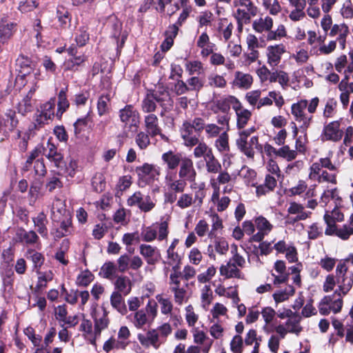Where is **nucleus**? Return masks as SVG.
Returning a JSON list of instances; mask_svg holds the SVG:
<instances>
[{
	"instance_id": "nucleus-48",
	"label": "nucleus",
	"mask_w": 353,
	"mask_h": 353,
	"mask_svg": "<svg viewBox=\"0 0 353 353\" xmlns=\"http://www.w3.org/2000/svg\"><path fill=\"white\" fill-rule=\"evenodd\" d=\"M157 236V230L152 227H147L141 232L142 239L146 242L154 241Z\"/></svg>"
},
{
	"instance_id": "nucleus-58",
	"label": "nucleus",
	"mask_w": 353,
	"mask_h": 353,
	"mask_svg": "<svg viewBox=\"0 0 353 353\" xmlns=\"http://www.w3.org/2000/svg\"><path fill=\"white\" fill-rule=\"evenodd\" d=\"M221 130L222 128L214 123L208 124L205 128V132L209 138L217 137L220 134Z\"/></svg>"
},
{
	"instance_id": "nucleus-31",
	"label": "nucleus",
	"mask_w": 353,
	"mask_h": 353,
	"mask_svg": "<svg viewBox=\"0 0 353 353\" xmlns=\"http://www.w3.org/2000/svg\"><path fill=\"white\" fill-rule=\"evenodd\" d=\"M307 106V100H301L296 103H294L292 105V114L294 116L296 121H301L305 115L304 114V110Z\"/></svg>"
},
{
	"instance_id": "nucleus-17",
	"label": "nucleus",
	"mask_w": 353,
	"mask_h": 353,
	"mask_svg": "<svg viewBox=\"0 0 353 353\" xmlns=\"http://www.w3.org/2000/svg\"><path fill=\"white\" fill-rule=\"evenodd\" d=\"M34 225L37 228V232L43 238H48V230L47 224L48 221L46 214L43 212H39L37 216L32 218Z\"/></svg>"
},
{
	"instance_id": "nucleus-21",
	"label": "nucleus",
	"mask_w": 353,
	"mask_h": 353,
	"mask_svg": "<svg viewBox=\"0 0 353 353\" xmlns=\"http://www.w3.org/2000/svg\"><path fill=\"white\" fill-rule=\"evenodd\" d=\"M114 285L115 288L117 290V292L123 296L128 295L131 292V281L130 279L125 276H117Z\"/></svg>"
},
{
	"instance_id": "nucleus-8",
	"label": "nucleus",
	"mask_w": 353,
	"mask_h": 353,
	"mask_svg": "<svg viewBox=\"0 0 353 353\" xmlns=\"http://www.w3.org/2000/svg\"><path fill=\"white\" fill-rule=\"evenodd\" d=\"M179 176L189 182H194L196 176V172L194 168L193 161L191 159L184 157L180 164Z\"/></svg>"
},
{
	"instance_id": "nucleus-54",
	"label": "nucleus",
	"mask_w": 353,
	"mask_h": 353,
	"mask_svg": "<svg viewBox=\"0 0 353 353\" xmlns=\"http://www.w3.org/2000/svg\"><path fill=\"white\" fill-rule=\"evenodd\" d=\"M252 14L247 9V10L243 9H237L236 12L235 14V18L237 21H244V23H248L250 21Z\"/></svg>"
},
{
	"instance_id": "nucleus-62",
	"label": "nucleus",
	"mask_w": 353,
	"mask_h": 353,
	"mask_svg": "<svg viewBox=\"0 0 353 353\" xmlns=\"http://www.w3.org/2000/svg\"><path fill=\"white\" fill-rule=\"evenodd\" d=\"M38 114L37 113L35 115L34 121L33 123L34 128L35 130H38L46 123V122L51 119L50 118H45L44 114L41 113L39 110H37Z\"/></svg>"
},
{
	"instance_id": "nucleus-19",
	"label": "nucleus",
	"mask_w": 353,
	"mask_h": 353,
	"mask_svg": "<svg viewBox=\"0 0 353 353\" xmlns=\"http://www.w3.org/2000/svg\"><path fill=\"white\" fill-rule=\"evenodd\" d=\"M285 52L283 45H276L268 48V63L271 65H277L281 61V54Z\"/></svg>"
},
{
	"instance_id": "nucleus-49",
	"label": "nucleus",
	"mask_w": 353,
	"mask_h": 353,
	"mask_svg": "<svg viewBox=\"0 0 353 353\" xmlns=\"http://www.w3.org/2000/svg\"><path fill=\"white\" fill-rule=\"evenodd\" d=\"M208 83L210 86L224 88L226 85V81L220 75H212L208 77Z\"/></svg>"
},
{
	"instance_id": "nucleus-41",
	"label": "nucleus",
	"mask_w": 353,
	"mask_h": 353,
	"mask_svg": "<svg viewBox=\"0 0 353 353\" xmlns=\"http://www.w3.org/2000/svg\"><path fill=\"white\" fill-rule=\"evenodd\" d=\"M109 324V319L107 316V314L105 312L103 314V316L97 319L96 318L94 320V329L95 332L98 334H100L102 330L108 327Z\"/></svg>"
},
{
	"instance_id": "nucleus-38",
	"label": "nucleus",
	"mask_w": 353,
	"mask_h": 353,
	"mask_svg": "<svg viewBox=\"0 0 353 353\" xmlns=\"http://www.w3.org/2000/svg\"><path fill=\"white\" fill-rule=\"evenodd\" d=\"M324 221L327 224V228L325 231V234L329 236L334 234L337 230L334 219L328 214H325L324 215Z\"/></svg>"
},
{
	"instance_id": "nucleus-53",
	"label": "nucleus",
	"mask_w": 353,
	"mask_h": 353,
	"mask_svg": "<svg viewBox=\"0 0 353 353\" xmlns=\"http://www.w3.org/2000/svg\"><path fill=\"white\" fill-rule=\"evenodd\" d=\"M186 185H187L186 181L183 179H180L176 180L174 182H172V183H170L168 187L170 190L174 191L175 193H176V192L180 193V192H183L184 191Z\"/></svg>"
},
{
	"instance_id": "nucleus-6",
	"label": "nucleus",
	"mask_w": 353,
	"mask_h": 353,
	"mask_svg": "<svg viewBox=\"0 0 353 353\" xmlns=\"http://www.w3.org/2000/svg\"><path fill=\"white\" fill-rule=\"evenodd\" d=\"M43 155L51 162L54 163V166L58 169L63 170L65 168V163L63 154L61 150H59L54 144L50 141L47 142L45 148Z\"/></svg>"
},
{
	"instance_id": "nucleus-37",
	"label": "nucleus",
	"mask_w": 353,
	"mask_h": 353,
	"mask_svg": "<svg viewBox=\"0 0 353 353\" xmlns=\"http://www.w3.org/2000/svg\"><path fill=\"white\" fill-rule=\"evenodd\" d=\"M295 290L293 286L290 285L288 290L279 291L273 294L274 301L276 303L282 302L287 300L290 296L294 294Z\"/></svg>"
},
{
	"instance_id": "nucleus-9",
	"label": "nucleus",
	"mask_w": 353,
	"mask_h": 353,
	"mask_svg": "<svg viewBox=\"0 0 353 353\" xmlns=\"http://www.w3.org/2000/svg\"><path fill=\"white\" fill-rule=\"evenodd\" d=\"M138 339L142 345L145 347L152 345L155 349H158L160 345L164 343V340L161 339L157 330L155 329L149 330L145 336L139 334Z\"/></svg>"
},
{
	"instance_id": "nucleus-55",
	"label": "nucleus",
	"mask_w": 353,
	"mask_h": 353,
	"mask_svg": "<svg viewBox=\"0 0 353 353\" xmlns=\"http://www.w3.org/2000/svg\"><path fill=\"white\" fill-rule=\"evenodd\" d=\"M216 269L214 266L209 267L205 272L198 275L197 279L200 283H206L215 274Z\"/></svg>"
},
{
	"instance_id": "nucleus-39",
	"label": "nucleus",
	"mask_w": 353,
	"mask_h": 353,
	"mask_svg": "<svg viewBox=\"0 0 353 353\" xmlns=\"http://www.w3.org/2000/svg\"><path fill=\"white\" fill-rule=\"evenodd\" d=\"M187 83L189 91L199 92L202 89L204 85L203 81L198 77H192L188 79Z\"/></svg>"
},
{
	"instance_id": "nucleus-64",
	"label": "nucleus",
	"mask_w": 353,
	"mask_h": 353,
	"mask_svg": "<svg viewBox=\"0 0 353 353\" xmlns=\"http://www.w3.org/2000/svg\"><path fill=\"white\" fill-rule=\"evenodd\" d=\"M57 17L58 18L59 21L61 23V26H65L69 21V13L63 7L57 9Z\"/></svg>"
},
{
	"instance_id": "nucleus-10",
	"label": "nucleus",
	"mask_w": 353,
	"mask_h": 353,
	"mask_svg": "<svg viewBox=\"0 0 353 353\" xmlns=\"http://www.w3.org/2000/svg\"><path fill=\"white\" fill-rule=\"evenodd\" d=\"M234 110L236 115V126L238 129L244 128L251 118V112L244 108L239 101L236 106L234 107Z\"/></svg>"
},
{
	"instance_id": "nucleus-33",
	"label": "nucleus",
	"mask_w": 353,
	"mask_h": 353,
	"mask_svg": "<svg viewBox=\"0 0 353 353\" xmlns=\"http://www.w3.org/2000/svg\"><path fill=\"white\" fill-rule=\"evenodd\" d=\"M55 104L56 99L54 97H52L40 106L39 112L44 114L45 118H50L52 119L54 116Z\"/></svg>"
},
{
	"instance_id": "nucleus-24",
	"label": "nucleus",
	"mask_w": 353,
	"mask_h": 353,
	"mask_svg": "<svg viewBox=\"0 0 353 353\" xmlns=\"http://www.w3.org/2000/svg\"><path fill=\"white\" fill-rule=\"evenodd\" d=\"M273 26V20L270 17L260 18L255 20L252 23L253 29L257 32L261 33L263 31H269Z\"/></svg>"
},
{
	"instance_id": "nucleus-59",
	"label": "nucleus",
	"mask_w": 353,
	"mask_h": 353,
	"mask_svg": "<svg viewBox=\"0 0 353 353\" xmlns=\"http://www.w3.org/2000/svg\"><path fill=\"white\" fill-rule=\"evenodd\" d=\"M130 257L128 254L121 255L117 260L118 270L125 272L129 268Z\"/></svg>"
},
{
	"instance_id": "nucleus-1",
	"label": "nucleus",
	"mask_w": 353,
	"mask_h": 353,
	"mask_svg": "<svg viewBox=\"0 0 353 353\" xmlns=\"http://www.w3.org/2000/svg\"><path fill=\"white\" fill-rule=\"evenodd\" d=\"M155 101L162 108L161 116H163L165 112L169 111L173 106L174 101L170 92L166 86L159 84L154 90H148Z\"/></svg>"
},
{
	"instance_id": "nucleus-12",
	"label": "nucleus",
	"mask_w": 353,
	"mask_h": 353,
	"mask_svg": "<svg viewBox=\"0 0 353 353\" xmlns=\"http://www.w3.org/2000/svg\"><path fill=\"white\" fill-rule=\"evenodd\" d=\"M238 101L239 99L232 95L221 98L214 102L216 110H213V111L214 113H216L217 111L219 110L223 113L227 114L230 110V106L232 105L234 109V107L236 106Z\"/></svg>"
},
{
	"instance_id": "nucleus-22",
	"label": "nucleus",
	"mask_w": 353,
	"mask_h": 353,
	"mask_svg": "<svg viewBox=\"0 0 353 353\" xmlns=\"http://www.w3.org/2000/svg\"><path fill=\"white\" fill-rule=\"evenodd\" d=\"M110 303L112 306L122 315L127 313L128 310L124 302L123 294H121L118 292H112L110 296Z\"/></svg>"
},
{
	"instance_id": "nucleus-30",
	"label": "nucleus",
	"mask_w": 353,
	"mask_h": 353,
	"mask_svg": "<svg viewBox=\"0 0 353 353\" xmlns=\"http://www.w3.org/2000/svg\"><path fill=\"white\" fill-rule=\"evenodd\" d=\"M32 97V92L30 90L23 99L18 104V112L21 114L23 116L32 110L33 106L31 101Z\"/></svg>"
},
{
	"instance_id": "nucleus-23",
	"label": "nucleus",
	"mask_w": 353,
	"mask_h": 353,
	"mask_svg": "<svg viewBox=\"0 0 353 353\" xmlns=\"http://www.w3.org/2000/svg\"><path fill=\"white\" fill-rule=\"evenodd\" d=\"M66 90L67 88H62L58 94V108L57 112L56 114L57 117L60 119L64 112L66 111V110L70 106V103L67 99L66 96Z\"/></svg>"
},
{
	"instance_id": "nucleus-42",
	"label": "nucleus",
	"mask_w": 353,
	"mask_h": 353,
	"mask_svg": "<svg viewBox=\"0 0 353 353\" xmlns=\"http://www.w3.org/2000/svg\"><path fill=\"white\" fill-rule=\"evenodd\" d=\"M110 101V98L108 95H103L99 97L97 103V110L98 113L100 116H102L107 112H108V102Z\"/></svg>"
},
{
	"instance_id": "nucleus-26",
	"label": "nucleus",
	"mask_w": 353,
	"mask_h": 353,
	"mask_svg": "<svg viewBox=\"0 0 353 353\" xmlns=\"http://www.w3.org/2000/svg\"><path fill=\"white\" fill-rule=\"evenodd\" d=\"M117 268L112 261L105 262L101 268L99 275L107 279L112 280L116 276Z\"/></svg>"
},
{
	"instance_id": "nucleus-5",
	"label": "nucleus",
	"mask_w": 353,
	"mask_h": 353,
	"mask_svg": "<svg viewBox=\"0 0 353 353\" xmlns=\"http://www.w3.org/2000/svg\"><path fill=\"white\" fill-rule=\"evenodd\" d=\"M119 118L125 126H128L130 129L134 128V130H137L140 123V115L132 105H126L121 109L119 110Z\"/></svg>"
},
{
	"instance_id": "nucleus-63",
	"label": "nucleus",
	"mask_w": 353,
	"mask_h": 353,
	"mask_svg": "<svg viewBox=\"0 0 353 353\" xmlns=\"http://www.w3.org/2000/svg\"><path fill=\"white\" fill-rule=\"evenodd\" d=\"M192 203V197L190 194H182L177 201V205L182 209L190 207Z\"/></svg>"
},
{
	"instance_id": "nucleus-13",
	"label": "nucleus",
	"mask_w": 353,
	"mask_h": 353,
	"mask_svg": "<svg viewBox=\"0 0 353 353\" xmlns=\"http://www.w3.org/2000/svg\"><path fill=\"white\" fill-rule=\"evenodd\" d=\"M246 145L244 146H240L236 145L238 148L247 157L253 159L254 157V148L257 150L260 153H263V146L259 143V138L256 136L252 137L250 141L246 139Z\"/></svg>"
},
{
	"instance_id": "nucleus-11",
	"label": "nucleus",
	"mask_w": 353,
	"mask_h": 353,
	"mask_svg": "<svg viewBox=\"0 0 353 353\" xmlns=\"http://www.w3.org/2000/svg\"><path fill=\"white\" fill-rule=\"evenodd\" d=\"M184 156L181 153H175L172 150L163 153L161 156L163 161L167 165L169 170H175L183 160Z\"/></svg>"
},
{
	"instance_id": "nucleus-56",
	"label": "nucleus",
	"mask_w": 353,
	"mask_h": 353,
	"mask_svg": "<svg viewBox=\"0 0 353 353\" xmlns=\"http://www.w3.org/2000/svg\"><path fill=\"white\" fill-rule=\"evenodd\" d=\"M255 130V128H251L245 130L241 131L239 133V137L236 139V145H240V146L245 147L246 145V139H248V137Z\"/></svg>"
},
{
	"instance_id": "nucleus-36",
	"label": "nucleus",
	"mask_w": 353,
	"mask_h": 353,
	"mask_svg": "<svg viewBox=\"0 0 353 353\" xmlns=\"http://www.w3.org/2000/svg\"><path fill=\"white\" fill-rule=\"evenodd\" d=\"M149 136L148 132H140L137 134L135 141L141 150L146 149L150 144Z\"/></svg>"
},
{
	"instance_id": "nucleus-57",
	"label": "nucleus",
	"mask_w": 353,
	"mask_h": 353,
	"mask_svg": "<svg viewBox=\"0 0 353 353\" xmlns=\"http://www.w3.org/2000/svg\"><path fill=\"white\" fill-rule=\"evenodd\" d=\"M24 334L28 337L32 341L34 346H39L41 341V336L36 335L34 334V329L32 327H28L24 330Z\"/></svg>"
},
{
	"instance_id": "nucleus-35",
	"label": "nucleus",
	"mask_w": 353,
	"mask_h": 353,
	"mask_svg": "<svg viewBox=\"0 0 353 353\" xmlns=\"http://www.w3.org/2000/svg\"><path fill=\"white\" fill-rule=\"evenodd\" d=\"M276 156L281 157L290 161L296 159L297 152L296 150H290L288 145H283L276 151Z\"/></svg>"
},
{
	"instance_id": "nucleus-34",
	"label": "nucleus",
	"mask_w": 353,
	"mask_h": 353,
	"mask_svg": "<svg viewBox=\"0 0 353 353\" xmlns=\"http://www.w3.org/2000/svg\"><path fill=\"white\" fill-rule=\"evenodd\" d=\"M215 146L220 152H228L230 150L228 143V134L226 132H222L215 141Z\"/></svg>"
},
{
	"instance_id": "nucleus-50",
	"label": "nucleus",
	"mask_w": 353,
	"mask_h": 353,
	"mask_svg": "<svg viewBox=\"0 0 353 353\" xmlns=\"http://www.w3.org/2000/svg\"><path fill=\"white\" fill-rule=\"evenodd\" d=\"M243 339L240 335H235L231 343L230 348L234 353H242Z\"/></svg>"
},
{
	"instance_id": "nucleus-4",
	"label": "nucleus",
	"mask_w": 353,
	"mask_h": 353,
	"mask_svg": "<svg viewBox=\"0 0 353 353\" xmlns=\"http://www.w3.org/2000/svg\"><path fill=\"white\" fill-rule=\"evenodd\" d=\"M130 207H137L143 212H150L156 205L150 195H144L140 191L135 192L127 200Z\"/></svg>"
},
{
	"instance_id": "nucleus-25",
	"label": "nucleus",
	"mask_w": 353,
	"mask_h": 353,
	"mask_svg": "<svg viewBox=\"0 0 353 353\" xmlns=\"http://www.w3.org/2000/svg\"><path fill=\"white\" fill-rule=\"evenodd\" d=\"M17 235L21 242H24L26 244L35 243L39 239V236L34 231L27 232L23 228L19 229Z\"/></svg>"
},
{
	"instance_id": "nucleus-29",
	"label": "nucleus",
	"mask_w": 353,
	"mask_h": 353,
	"mask_svg": "<svg viewBox=\"0 0 353 353\" xmlns=\"http://www.w3.org/2000/svg\"><path fill=\"white\" fill-rule=\"evenodd\" d=\"M154 98L148 91L141 102V108L143 112L152 114L157 108Z\"/></svg>"
},
{
	"instance_id": "nucleus-61",
	"label": "nucleus",
	"mask_w": 353,
	"mask_h": 353,
	"mask_svg": "<svg viewBox=\"0 0 353 353\" xmlns=\"http://www.w3.org/2000/svg\"><path fill=\"white\" fill-rule=\"evenodd\" d=\"M171 290L174 293V301L179 305H181L183 303L186 290L183 288L178 287H172Z\"/></svg>"
},
{
	"instance_id": "nucleus-14",
	"label": "nucleus",
	"mask_w": 353,
	"mask_h": 353,
	"mask_svg": "<svg viewBox=\"0 0 353 353\" xmlns=\"http://www.w3.org/2000/svg\"><path fill=\"white\" fill-rule=\"evenodd\" d=\"M104 26L110 30L111 36L119 39L121 30H122V23L114 14L108 16L104 23Z\"/></svg>"
},
{
	"instance_id": "nucleus-7",
	"label": "nucleus",
	"mask_w": 353,
	"mask_h": 353,
	"mask_svg": "<svg viewBox=\"0 0 353 353\" xmlns=\"http://www.w3.org/2000/svg\"><path fill=\"white\" fill-rule=\"evenodd\" d=\"M180 134L185 146L192 148L199 143L200 134L194 132L189 121H185L183 123L180 128Z\"/></svg>"
},
{
	"instance_id": "nucleus-43",
	"label": "nucleus",
	"mask_w": 353,
	"mask_h": 353,
	"mask_svg": "<svg viewBox=\"0 0 353 353\" xmlns=\"http://www.w3.org/2000/svg\"><path fill=\"white\" fill-rule=\"evenodd\" d=\"M195 148L194 150V156L195 158L199 159L201 157H204V156L207 154V152L210 150L211 148H210L205 142L199 141L196 145H195Z\"/></svg>"
},
{
	"instance_id": "nucleus-44",
	"label": "nucleus",
	"mask_w": 353,
	"mask_h": 353,
	"mask_svg": "<svg viewBox=\"0 0 353 353\" xmlns=\"http://www.w3.org/2000/svg\"><path fill=\"white\" fill-rule=\"evenodd\" d=\"M334 234L343 240H347L350 235L353 234V227L344 225L342 228H337Z\"/></svg>"
},
{
	"instance_id": "nucleus-28",
	"label": "nucleus",
	"mask_w": 353,
	"mask_h": 353,
	"mask_svg": "<svg viewBox=\"0 0 353 353\" xmlns=\"http://www.w3.org/2000/svg\"><path fill=\"white\" fill-rule=\"evenodd\" d=\"M253 81L252 77L249 74H243L236 72L235 74L234 83L239 88L248 89Z\"/></svg>"
},
{
	"instance_id": "nucleus-18",
	"label": "nucleus",
	"mask_w": 353,
	"mask_h": 353,
	"mask_svg": "<svg viewBox=\"0 0 353 353\" xmlns=\"http://www.w3.org/2000/svg\"><path fill=\"white\" fill-rule=\"evenodd\" d=\"M144 123L147 132L151 137L160 134L161 128L159 125V119L154 114H149L145 117Z\"/></svg>"
},
{
	"instance_id": "nucleus-16",
	"label": "nucleus",
	"mask_w": 353,
	"mask_h": 353,
	"mask_svg": "<svg viewBox=\"0 0 353 353\" xmlns=\"http://www.w3.org/2000/svg\"><path fill=\"white\" fill-rule=\"evenodd\" d=\"M340 123L338 121H332L327 125L323 130V136L326 140L338 141L341 137L343 132L339 130Z\"/></svg>"
},
{
	"instance_id": "nucleus-3",
	"label": "nucleus",
	"mask_w": 353,
	"mask_h": 353,
	"mask_svg": "<svg viewBox=\"0 0 353 353\" xmlns=\"http://www.w3.org/2000/svg\"><path fill=\"white\" fill-rule=\"evenodd\" d=\"M336 283L343 295H346L353 285V272L349 271L344 263H339L336 269Z\"/></svg>"
},
{
	"instance_id": "nucleus-27",
	"label": "nucleus",
	"mask_w": 353,
	"mask_h": 353,
	"mask_svg": "<svg viewBox=\"0 0 353 353\" xmlns=\"http://www.w3.org/2000/svg\"><path fill=\"white\" fill-rule=\"evenodd\" d=\"M85 59V56L72 57V58L64 62L65 70L74 72L79 71Z\"/></svg>"
},
{
	"instance_id": "nucleus-20",
	"label": "nucleus",
	"mask_w": 353,
	"mask_h": 353,
	"mask_svg": "<svg viewBox=\"0 0 353 353\" xmlns=\"http://www.w3.org/2000/svg\"><path fill=\"white\" fill-rule=\"evenodd\" d=\"M139 179L143 180L146 176L154 178L156 175H159V170L154 165L149 163H144L141 166H138L135 169Z\"/></svg>"
},
{
	"instance_id": "nucleus-45",
	"label": "nucleus",
	"mask_w": 353,
	"mask_h": 353,
	"mask_svg": "<svg viewBox=\"0 0 353 353\" xmlns=\"http://www.w3.org/2000/svg\"><path fill=\"white\" fill-rule=\"evenodd\" d=\"M188 121L191 125V128L194 130V132L196 134H201L205 128V121L201 117H195L192 121Z\"/></svg>"
},
{
	"instance_id": "nucleus-40",
	"label": "nucleus",
	"mask_w": 353,
	"mask_h": 353,
	"mask_svg": "<svg viewBox=\"0 0 353 353\" xmlns=\"http://www.w3.org/2000/svg\"><path fill=\"white\" fill-rule=\"evenodd\" d=\"M255 225L257 230L262 232H265L266 234H268L272 228V225L270 223V222L263 216L257 217L255 219Z\"/></svg>"
},
{
	"instance_id": "nucleus-51",
	"label": "nucleus",
	"mask_w": 353,
	"mask_h": 353,
	"mask_svg": "<svg viewBox=\"0 0 353 353\" xmlns=\"http://www.w3.org/2000/svg\"><path fill=\"white\" fill-rule=\"evenodd\" d=\"M147 323L146 312L143 310L137 311L134 314V325L138 327H142Z\"/></svg>"
},
{
	"instance_id": "nucleus-46",
	"label": "nucleus",
	"mask_w": 353,
	"mask_h": 353,
	"mask_svg": "<svg viewBox=\"0 0 353 353\" xmlns=\"http://www.w3.org/2000/svg\"><path fill=\"white\" fill-rule=\"evenodd\" d=\"M93 279V274L88 270L79 275L77 279V283L80 286L88 285Z\"/></svg>"
},
{
	"instance_id": "nucleus-2",
	"label": "nucleus",
	"mask_w": 353,
	"mask_h": 353,
	"mask_svg": "<svg viewBox=\"0 0 353 353\" xmlns=\"http://www.w3.org/2000/svg\"><path fill=\"white\" fill-rule=\"evenodd\" d=\"M19 121L15 110L8 109L3 114H0V134L3 136L2 140L8 138L10 133L14 131Z\"/></svg>"
},
{
	"instance_id": "nucleus-52",
	"label": "nucleus",
	"mask_w": 353,
	"mask_h": 353,
	"mask_svg": "<svg viewBox=\"0 0 353 353\" xmlns=\"http://www.w3.org/2000/svg\"><path fill=\"white\" fill-rule=\"evenodd\" d=\"M214 248L218 253L224 254L228 250V243L223 238H217L214 241Z\"/></svg>"
},
{
	"instance_id": "nucleus-32",
	"label": "nucleus",
	"mask_w": 353,
	"mask_h": 353,
	"mask_svg": "<svg viewBox=\"0 0 353 353\" xmlns=\"http://www.w3.org/2000/svg\"><path fill=\"white\" fill-rule=\"evenodd\" d=\"M27 259H30L32 261L34 264V268L39 272V269L45 261L43 254L34 250H30L27 252Z\"/></svg>"
},
{
	"instance_id": "nucleus-60",
	"label": "nucleus",
	"mask_w": 353,
	"mask_h": 353,
	"mask_svg": "<svg viewBox=\"0 0 353 353\" xmlns=\"http://www.w3.org/2000/svg\"><path fill=\"white\" fill-rule=\"evenodd\" d=\"M34 170L36 175L43 176L46 172V168L43 159L34 161Z\"/></svg>"
},
{
	"instance_id": "nucleus-15",
	"label": "nucleus",
	"mask_w": 353,
	"mask_h": 353,
	"mask_svg": "<svg viewBox=\"0 0 353 353\" xmlns=\"http://www.w3.org/2000/svg\"><path fill=\"white\" fill-rule=\"evenodd\" d=\"M140 253L150 265H154L157 263L161 256L157 248L146 244L140 245Z\"/></svg>"
},
{
	"instance_id": "nucleus-47",
	"label": "nucleus",
	"mask_w": 353,
	"mask_h": 353,
	"mask_svg": "<svg viewBox=\"0 0 353 353\" xmlns=\"http://www.w3.org/2000/svg\"><path fill=\"white\" fill-rule=\"evenodd\" d=\"M38 5L37 0H26L20 3L19 9L21 12H28L36 8Z\"/></svg>"
}]
</instances>
